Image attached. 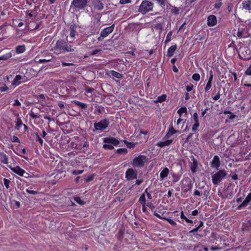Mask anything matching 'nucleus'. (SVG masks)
Returning <instances> with one entry per match:
<instances>
[{"instance_id": "0eeeda50", "label": "nucleus", "mask_w": 251, "mask_h": 251, "mask_svg": "<svg viewBox=\"0 0 251 251\" xmlns=\"http://www.w3.org/2000/svg\"><path fill=\"white\" fill-rule=\"evenodd\" d=\"M88 0H73L71 2V6L75 9H82L87 5Z\"/></svg>"}, {"instance_id": "39448f33", "label": "nucleus", "mask_w": 251, "mask_h": 251, "mask_svg": "<svg viewBox=\"0 0 251 251\" xmlns=\"http://www.w3.org/2000/svg\"><path fill=\"white\" fill-rule=\"evenodd\" d=\"M109 124V120L104 119L101 120L98 123H95L94 126L96 130L103 131L108 127Z\"/></svg>"}, {"instance_id": "13d9d810", "label": "nucleus", "mask_w": 251, "mask_h": 251, "mask_svg": "<svg viewBox=\"0 0 251 251\" xmlns=\"http://www.w3.org/2000/svg\"><path fill=\"white\" fill-rule=\"evenodd\" d=\"M12 141L13 142H15V143H20V140L18 138V137L16 136H13L12 137Z\"/></svg>"}, {"instance_id": "473e14b6", "label": "nucleus", "mask_w": 251, "mask_h": 251, "mask_svg": "<svg viewBox=\"0 0 251 251\" xmlns=\"http://www.w3.org/2000/svg\"><path fill=\"white\" fill-rule=\"evenodd\" d=\"M167 96L166 95H162L161 96H159L157 98V101L159 102H162L166 100Z\"/></svg>"}, {"instance_id": "338daca9", "label": "nucleus", "mask_w": 251, "mask_h": 251, "mask_svg": "<svg viewBox=\"0 0 251 251\" xmlns=\"http://www.w3.org/2000/svg\"><path fill=\"white\" fill-rule=\"evenodd\" d=\"M62 65L63 66H75V65L73 63H66L64 62H62Z\"/></svg>"}, {"instance_id": "4468645a", "label": "nucleus", "mask_w": 251, "mask_h": 251, "mask_svg": "<svg viewBox=\"0 0 251 251\" xmlns=\"http://www.w3.org/2000/svg\"><path fill=\"white\" fill-rule=\"evenodd\" d=\"M103 142L107 144H111L115 146L118 145L120 142L119 141L113 137H107L103 138Z\"/></svg>"}, {"instance_id": "49530a36", "label": "nucleus", "mask_w": 251, "mask_h": 251, "mask_svg": "<svg viewBox=\"0 0 251 251\" xmlns=\"http://www.w3.org/2000/svg\"><path fill=\"white\" fill-rule=\"evenodd\" d=\"M193 251H201V245L198 244L196 245L193 248Z\"/></svg>"}, {"instance_id": "6e6d98bb", "label": "nucleus", "mask_w": 251, "mask_h": 251, "mask_svg": "<svg viewBox=\"0 0 251 251\" xmlns=\"http://www.w3.org/2000/svg\"><path fill=\"white\" fill-rule=\"evenodd\" d=\"M245 74L247 75H251V64L246 71Z\"/></svg>"}, {"instance_id": "0e129e2a", "label": "nucleus", "mask_w": 251, "mask_h": 251, "mask_svg": "<svg viewBox=\"0 0 251 251\" xmlns=\"http://www.w3.org/2000/svg\"><path fill=\"white\" fill-rule=\"evenodd\" d=\"M26 191L28 193V194H33V195H35V194H37V192L35 191H33V190H30L29 189H26Z\"/></svg>"}, {"instance_id": "a18cd8bd", "label": "nucleus", "mask_w": 251, "mask_h": 251, "mask_svg": "<svg viewBox=\"0 0 251 251\" xmlns=\"http://www.w3.org/2000/svg\"><path fill=\"white\" fill-rule=\"evenodd\" d=\"M11 55L10 54H6L0 56V60H6L9 58L11 57Z\"/></svg>"}, {"instance_id": "9d476101", "label": "nucleus", "mask_w": 251, "mask_h": 251, "mask_svg": "<svg viewBox=\"0 0 251 251\" xmlns=\"http://www.w3.org/2000/svg\"><path fill=\"white\" fill-rule=\"evenodd\" d=\"M191 162L190 163V167L191 172L193 173H195L196 172L198 167V162L197 159L194 157V156H191L190 157Z\"/></svg>"}, {"instance_id": "a19ab883", "label": "nucleus", "mask_w": 251, "mask_h": 251, "mask_svg": "<svg viewBox=\"0 0 251 251\" xmlns=\"http://www.w3.org/2000/svg\"><path fill=\"white\" fill-rule=\"evenodd\" d=\"M154 27L155 29L157 30H162L163 28V25L161 23L155 24L154 25Z\"/></svg>"}, {"instance_id": "bf43d9fd", "label": "nucleus", "mask_w": 251, "mask_h": 251, "mask_svg": "<svg viewBox=\"0 0 251 251\" xmlns=\"http://www.w3.org/2000/svg\"><path fill=\"white\" fill-rule=\"evenodd\" d=\"M146 205L148 206L151 210H153L155 208L153 204L151 202H148L146 204Z\"/></svg>"}, {"instance_id": "dca6fc26", "label": "nucleus", "mask_w": 251, "mask_h": 251, "mask_svg": "<svg viewBox=\"0 0 251 251\" xmlns=\"http://www.w3.org/2000/svg\"><path fill=\"white\" fill-rule=\"evenodd\" d=\"M93 5L94 8L98 10H101L103 9V4L101 0H94Z\"/></svg>"}, {"instance_id": "c9c22d12", "label": "nucleus", "mask_w": 251, "mask_h": 251, "mask_svg": "<svg viewBox=\"0 0 251 251\" xmlns=\"http://www.w3.org/2000/svg\"><path fill=\"white\" fill-rule=\"evenodd\" d=\"M200 75L198 73H195L192 75V79L196 81H198L200 80Z\"/></svg>"}, {"instance_id": "680f3d73", "label": "nucleus", "mask_w": 251, "mask_h": 251, "mask_svg": "<svg viewBox=\"0 0 251 251\" xmlns=\"http://www.w3.org/2000/svg\"><path fill=\"white\" fill-rule=\"evenodd\" d=\"M101 50H98V49H96V50H93L91 53H90L91 55H96L97 54L98 52H99Z\"/></svg>"}, {"instance_id": "4d7b16f0", "label": "nucleus", "mask_w": 251, "mask_h": 251, "mask_svg": "<svg viewBox=\"0 0 251 251\" xmlns=\"http://www.w3.org/2000/svg\"><path fill=\"white\" fill-rule=\"evenodd\" d=\"M131 2V0H120V3L122 4L126 3H130Z\"/></svg>"}, {"instance_id": "58836bf2", "label": "nucleus", "mask_w": 251, "mask_h": 251, "mask_svg": "<svg viewBox=\"0 0 251 251\" xmlns=\"http://www.w3.org/2000/svg\"><path fill=\"white\" fill-rule=\"evenodd\" d=\"M35 134H36V141H38L39 142L40 145L41 146L43 145V140L42 139V138L39 136L37 132H35Z\"/></svg>"}, {"instance_id": "9b49d317", "label": "nucleus", "mask_w": 251, "mask_h": 251, "mask_svg": "<svg viewBox=\"0 0 251 251\" xmlns=\"http://www.w3.org/2000/svg\"><path fill=\"white\" fill-rule=\"evenodd\" d=\"M220 165L221 162L219 157L217 155H215L210 163L211 167L218 169Z\"/></svg>"}, {"instance_id": "5701e85b", "label": "nucleus", "mask_w": 251, "mask_h": 251, "mask_svg": "<svg viewBox=\"0 0 251 251\" xmlns=\"http://www.w3.org/2000/svg\"><path fill=\"white\" fill-rule=\"evenodd\" d=\"M73 102L76 105L78 106L82 109L86 110L87 108V105L86 103L81 102L77 100H74Z\"/></svg>"}, {"instance_id": "a211bd4d", "label": "nucleus", "mask_w": 251, "mask_h": 251, "mask_svg": "<svg viewBox=\"0 0 251 251\" xmlns=\"http://www.w3.org/2000/svg\"><path fill=\"white\" fill-rule=\"evenodd\" d=\"M169 173V170L168 168H164L160 173V177L161 180H163L165 178L167 177Z\"/></svg>"}, {"instance_id": "f8f14e48", "label": "nucleus", "mask_w": 251, "mask_h": 251, "mask_svg": "<svg viewBox=\"0 0 251 251\" xmlns=\"http://www.w3.org/2000/svg\"><path fill=\"white\" fill-rule=\"evenodd\" d=\"M25 81V76H22L20 75H16L14 80L12 82V84L13 85H18L22 82Z\"/></svg>"}, {"instance_id": "603ef678", "label": "nucleus", "mask_w": 251, "mask_h": 251, "mask_svg": "<svg viewBox=\"0 0 251 251\" xmlns=\"http://www.w3.org/2000/svg\"><path fill=\"white\" fill-rule=\"evenodd\" d=\"M127 147L129 149H133L135 147V144L132 142H128L127 144Z\"/></svg>"}, {"instance_id": "052dcab7", "label": "nucleus", "mask_w": 251, "mask_h": 251, "mask_svg": "<svg viewBox=\"0 0 251 251\" xmlns=\"http://www.w3.org/2000/svg\"><path fill=\"white\" fill-rule=\"evenodd\" d=\"M93 179H94V175H91V176H90L88 177H87L85 179V181H86V182H88L92 181Z\"/></svg>"}, {"instance_id": "5fc2aeb1", "label": "nucleus", "mask_w": 251, "mask_h": 251, "mask_svg": "<svg viewBox=\"0 0 251 251\" xmlns=\"http://www.w3.org/2000/svg\"><path fill=\"white\" fill-rule=\"evenodd\" d=\"M193 89V85L192 84H190L189 85L186 86V90L187 92L191 91Z\"/></svg>"}, {"instance_id": "4be33fe9", "label": "nucleus", "mask_w": 251, "mask_h": 251, "mask_svg": "<svg viewBox=\"0 0 251 251\" xmlns=\"http://www.w3.org/2000/svg\"><path fill=\"white\" fill-rule=\"evenodd\" d=\"M243 8L248 10H251V0H245L242 2Z\"/></svg>"}, {"instance_id": "774afa93", "label": "nucleus", "mask_w": 251, "mask_h": 251, "mask_svg": "<svg viewBox=\"0 0 251 251\" xmlns=\"http://www.w3.org/2000/svg\"><path fill=\"white\" fill-rule=\"evenodd\" d=\"M213 78V75L212 71H211L210 73V76L208 78V81L212 82Z\"/></svg>"}, {"instance_id": "6e6552de", "label": "nucleus", "mask_w": 251, "mask_h": 251, "mask_svg": "<svg viewBox=\"0 0 251 251\" xmlns=\"http://www.w3.org/2000/svg\"><path fill=\"white\" fill-rule=\"evenodd\" d=\"M137 177V173L136 170L132 168L128 169L126 172V178L127 180H132L136 179Z\"/></svg>"}, {"instance_id": "09e8293b", "label": "nucleus", "mask_w": 251, "mask_h": 251, "mask_svg": "<svg viewBox=\"0 0 251 251\" xmlns=\"http://www.w3.org/2000/svg\"><path fill=\"white\" fill-rule=\"evenodd\" d=\"M172 176H173V181L174 182H176L178 181L179 177L178 176H177L176 175H175V174H173L172 175Z\"/></svg>"}, {"instance_id": "412c9836", "label": "nucleus", "mask_w": 251, "mask_h": 251, "mask_svg": "<svg viewBox=\"0 0 251 251\" xmlns=\"http://www.w3.org/2000/svg\"><path fill=\"white\" fill-rule=\"evenodd\" d=\"M177 46L176 45L171 46L168 50L167 56L169 57L172 56L176 50Z\"/></svg>"}, {"instance_id": "864d4df0", "label": "nucleus", "mask_w": 251, "mask_h": 251, "mask_svg": "<svg viewBox=\"0 0 251 251\" xmlns=\"http://www.w3.org/2000/svg\"><path fill=\"white\" fill-rule=\"evenodd\" d=\"M51 59H52V58L47 59H40L38 61V62L39 63H46V62H50L51 60Z\"/></svg>"}, {"instance_id": "e2e57ef3", "label": "nucleus", "mask_w": 251, "mask_h": 251, "mask_svg": "<svg viewBox=\"0 0 251 251\" xmlns=\"http://www.w3.org/2000/svg\"><path fill=\"white\" fill-rule=\"evenodd\" d=\"M220 96H221V95L220 94V92H219L216 95H215L214 97H213V99L214 100H217L220 99Z\"/></svg>"}, {"instance_id": "ea45409f", "label": "nucleus", "mask_w": 251, "mask_h": 251, "mask_svg": "<svg viewBox=\"0 0 251 251\" xmlns=\"http://www.w3.org/2000/svg\"><path fill=\"white\" fill-rule=\"evenodd\" d=\"M103 148L105 150H113L114 149V147L112 145H110L109 144H105L103 145Z\"/></svg>"}, {"instance_id": "1a4fd4ad", "label": "nucleus", "mask_w": 251, "mask_h": 251, "mask_svg": "<svg viewBox=\"0 0 251 251\" xmlns=\"http://www.w3.org/2000/svg\"><path fill=\"white\" fill-rule=\"evenodd\" d=\"M11 171L15 173V174L21 176H25V177H27L26 176H24V174L28 175V173H25L24 170L21 168L19 166H16L15 167H12L11 166L9 167Z\"/></svg>"}, {"instance_id": "b1692460", "label": "nucleus", "mask_w": 251, "mask_h": 251, "mask_svg": "<svg viewBox=\"0 0 251 251\" xmlns=\"http://www.w3.org/2000/svg\"><path fill=\"white\" fill-rule=\"evenodd\" d=\"M25 50V45L18 46L16 48V52L17 53H22Z\"/></svg>"}, {"instance_id": "72a5a7b5", "label": "nucleus", "mask_w": 251, "mask_h": 251, "mask_svg": "<svg viewBox=\"0 0 251 251\" xmlns=\"http://www.w3.org/2000/svg\"><path fill=\"white\" fill-rule=\"evenodd\" d=\"M23 125V122L20 118H18L16 122V128L19 130Z\"/></svg>"}, {"instance_id": "79ce46f5", "label": "nucleus", "mask_w": 251, "mask_h": 251, "mask_svg": "<svg viewBox=\"0 0 251 251\" xmlns=\"http://www.w3.org/2000/svg\"><path fill=\"white\" fill-rule=\"evenodd\" d=\"M3 182H4V184L5 187L7 189H8L10 187L9 184L10 183V181L7 178H4Z\"/></svg>"}, {"instance_id": "f704fd0d", "label": "nucleus", "mask_w": 251, "mask_h": 251, "mask_svg": "<svg viewBox=\"0 0 251 251\" xmlns=\"http://www.w3.org/2000/svg\"><path fill=\"white\" fill-rule=\"evenodd\" d=\"M212 86V82L208 81L206 85V86L204 88V90L206 92H209V90L211 89Z\"/></svg>"}, {"instance_id": "c85d7f7f", "label": "nucleus", "mask_w": 251, "mask_h": 251, "mask_svg": "<svg viewBox=\"0 0 251 251\" xmlns=\"http://www.w3.org/2000/svg\"><path fill=\"white\" fill-rule=\"evenodd\" d=\"M192 186L193 184L191 183V182H190L187 187H182V189L183 190L184 192H188V191H190L192 189Z\"/></svg>"}, {"instance_id": "8fccbe9b", "label": "nucleus", "mask_w": 251, "mask_h": 251, "mask_svg": "<svg viewBox=\"0 0 251 251\" xmlns=\"http://www.w3.org/2000/svg\"><path fill=\"white\" fill-rule=\"evenodd\" d=\"M29 116H30V117H31L33 119H36L37 118H38L39 117L36 114H35L33 111L32 110H31L30 112V113H29Z\"/></svg>"}, {"instance_id": "a878e982", "label": "nucleus", "mask_w": 251, "mask_h": 251, "mask_svg": "<svg viewBox=\"0 0 251 251\" xmlns=\"http://www.w3.org/2000/svg\"><path fill=\"white\" fill-rule=\"evenodd\" d=\"M111 74L113 77L117 78H121L123 77V75L122 74L113 70L111 71Z\"/></svg>"}, {"instance_id": "aec40b11", "label": "nucleus", "mask_w": 251, "mask_h": 251, "mask_svg": "<svg viewBox=\"0 0 251 251\" xmlns=\"http://www.w3.org/2000/svg\"><path fill=\"white\" fill-rule=\"evenodd\" d=\"M173 142L172 139L167 140L165 141L159 142L157 143V146L158 147L162 148L165 146H168L170 145Z\"/></svg>"}, {"instance_id": "f03ea898", "label": "nucleus", "mask_w": 251, "mask_h": 251, "mask_svg": "<svg viewBox=\"0 0 251 251\" xmlns=\"http://www.w3.org/2000/svg\"><path fill=\"white\" fill-rule=\"evenodd\" d=\"M154 7V4L150 0H143L139 6L138 11L142 14L152 11Z\"/></svg>"}, {"instance_id": "2eb2a0df", "label": "nucleus", "mask_w": 251, "mask_h": 251, "mask_svg": "<svg viewBox=\"0 0 251 251\" xmlns=\"http://www.w3.org/2000/svg\"><path fill=\"white\" fill-rule=\"evenodd\" d=\"M251 201V193H249L242 203L237 207V209L240 210L242 207L246 206Z\"/></svg>"}, {"instance_id": "4c0bfd02", "label": "nucleus", "mask_w": 251, "mask_h": 251, "mask_svg": "<svg viewBox=\"0 0 251 251\" xmlns=\"http://www.w3.org/2000/svg\"><path fill=\"white\" fill-rule=\"evenodd\" d=\"M172 34H173V32L172 31L169 32V33L167 35L166 38L165 40L166 43L169 42L171 40Z\"/></svg>"}, {"instance_id": "37998d69", "label": "nucleus", "mask_w": 251, "mask_h": 251, "mask_svg": "<svg viewBox=\"0 0 251 251\" xmlns=\"http://www.w3.org/2000/svg\"><path fill=\"white\" fill-rule=\"evenodd\" d=\"M163 220H166L172 226H176V224L175 221L170 218H163Z\"/></svg>"}, {"instance_id": "f3484780", "label": "nucleus", "mask_w": 251, "mask_h": 251, "mask_svg": "<svg viewBox=\"0 0 251 251\" xmlns=\"http://www.w3.org/2000/svg\"><path fill=\"white\" fill-rule=\"evenodd\" d=\"M178 131L175 129L173 126H170L169 128L168 132L167 133L166 135L164 137L165 139L169 138L171 137L174 134L177 132Z\"/></svg>"}, {"instance_id": "2f4dec72", "label": "nucleus", "mask_w": 251, "mask_h": 251, "mask_svg": "<svg viewBox=\"0 0 251 251\" xmlns=\"http://www.w3.org/2000/svg\"><path fill=\"white\" fill-rule=\"evenodd\" d=\"M127 152H128L127 150L125 148V149H123V148L118 149L117 150V152L119 154H126L127 153Z\"/></svg>"}, {"instance_id": "c756f323", "label": "nucleus", "mask_w": 251, "mask_h": 251, "mask_svg": "<svg viewBox=\"0 0 251 251\" xmlns=\"http://www.w3.org/2000/svg\"><path fill=\"white\" fill-rule=\"evenodd\" d=\"M75 27L74 26H71L70 27V36L72 38H74L75 36Z\"/></svg>"}, {"instance_id": "e433bc0d", "label": "nucleus", "mask_w": 251, "mask_h": 251, "mask_svg": "<svg viewBox=\"0 0 251 251\" xmlns=\"http://www.w3.org/2000/svg\"><path fill=\"white\" fill-rule=\"evenodd\" d=\"M237 36L238 37L241 38H245L247 37L246 35H244V32L242 30H239L238 29L237 32Z\"/></svg>"}, {"instance_id": "423d86ee", "label": "nucleus", "mask_w": 251, "mask_h": 251, "mask_svg": "<svg viewBox=\"0 0 251 251\" xmlns=\"http://www.w3.org/2000/svg\"><path fill=\"white\" fill-rule=\"evenodd\" d=\"M115 25H112L110 26L107 27L103 29L100 32V36L98 38V40L99 41H102L104 38L107 37L109 34L112 33L114 29Z\"/></svg>"}, {"instance_id": "6ab92c4d", "label": "nucleus", "mask_w": 251, "mask_h": 251, "mask_svg": "<svg viewBox=\"0 0 251 251\" xmlns=\"http://www.w3.org/2000/svg\"><path fill=\"white\" fill-rule=\"evenodd\" d=\"M0 161L4 164H7L8 163V157L3 152H0Z\"/></svg>"}, {"instance_id": "69168bd1", "label": "nucleus", "mask_w": 251, "mask_h": 251, "mask_svg": "<svg viewBox=\"0 0 251 251\" xmlns=\"http://www.w3.org/2000/svg\"><path fill=\"white\" fill-rule=\"evenodd\" d=\"M13 105L14 106H20L21 104L18 100L16 99L15 100L14 103H13Z\"/></svg>"}, {"instance_id": "de8ad7c7", "label": "nucleus", "mask_w": 251, "mask_h": 251, "mask_svg": "<svg viewBox=\"0 0 251 251\" xmlns=\"http://www.w3.org/2000/svg\"><path fill=\"white\" fill-rule=\"evenodd\" d=\"M171 12L175 15H177L179 13V9L175 7H173L171 9Z\"/></svg>"}, {"instance_id": "bb28decb", "label": "nucleus", "mask_w": 251, "mask_h": 251, "mask_svg": "<svg viewBox=\"0 0 251 251\" xmlns=\"http://www.w3.org/2000/svg\"><path fill=\"white\" fill-rule=\"evenodd\" d=\"M187 108L186 107H181L178 111L177 113L179 115V116L181 117L183 113L187 114Z\"/></svg>"}, {"instance_id": "393cba45", "label": "nucleus", "mask_w": 251, "mask_h": 251, "mask_svg": "<svg viewBox=\"0 0 251 251\" xmlns=\"http://www.w3.org/2000/svg\"><path fill=\"white\" fill-rule=\"evenodd\" d=\"M244 50H245V52H246V55L245 54H244L243 52H242V54H243V56H242L240 55V57L242 58H243L244 59H248L250 58L249 56V53L250 52V50L246 47H245L244 48Z\"/></svg>"}, {"instance_id": "cd10ccee", "label": "nucleus", "mask_w": 251, "mask_h": 251, "mask_svg": "<svg viewBox=\"0 0 251 251\" xmlns=\"http://www.w3.org/2000/svg\"><path fill=\"white\" fill-rule=\"evenodd\" d=\"M139 202L141 204H146V197L145 193H143L139 198Z\"/></svg>"}, {"instance_id": "ddd939ff", "label": "nucleus", "mask_w": 251, "mask_h": 251, "mask_svg": "<svg viewBox=\"0 0 251 251\" xmlns=\"http://www.w3.org/2000/svg\"><path fill=\"white\" fill-rule=\"evenodd\" d=\"M217 18L215 15H211L207 18V24L209 26H213L217 24Z\"/></svg>"}, {"instance_id": "c03bdc74", "label": "nucleus", "mask_w": 251, "mask_h": 251, "mask_svg": "<svg viewBox=\"0 0 251 251\" xmlns=\"http://www.w3.org/2000/svg\"><path fill=\"white\" fill-rule=\"evenodd\" d=\"M103 108H101L100 106H98L95 110V113L97 114H101L102 112Z\"/></svg>"}, {"instance_id": "7ed1b4c3", "label": "nucleus", "mask_w": 251, "mask_h": 251, "mask_svg": "<svg viewBox=\"0 0 251 251\" xmlns=\"http://www.w3.org/2000/svg\"><path fill=\"white\" fill-rule=\"evenodd\" d=\"M148 157L144 155H140L135 157L131 162V164L135 168H143L145 163L148 161Z\"/></svg>"}, {"instance_id": "7c9ffc66", "label": "nucleus", "mask_w": 251, "mask_h": 251, "mask_svg": "<svg viewBox=\"0 0 251 251\" xmlns=\"http://www.w3.org/2000/svg\"><path fill=\"white\" fill-rule=\"evenodd\" d=\"M83 172V170H74L71 171V174L73 175H78L82 174Z\"/></svg>"}, {"instance_id": "20e7f679", "label": "nucleus", "mask_w": 251, "mask_h": 251, "mask_svg": "<svg viewBox=\"0 0 251 251\" xmlns=\"http://www.w3.org/2000/svg\"><path fill=\"white\" fill-rule=\"evenodd\" d=\"M226 172L224 170L218 171L212 175V181L214 185H218L226 177Z\"/></svg>"}, {"instance_id": "f257e3e1", "label": "nucleus", "mask_w": 251, "mask_h": 251, "mask_svg": "<svg viewBox=\"0 0 251 251\" xmlns=\"http://www.w3.org/2000/svg\"><path fill=\"white\" fill-rule=\"evenodd\" d=\"M51 50L56 54L74 50L71 46H68L67 43L63 40H57Z\"/></svg>"}, {"instance_id": "3c124183", "label": "nucleus", "mask_w": 251, "mask_h": 251, "mask_svg": "<svg viewBox=\"0 0 251 251\" xmlns=\"http://www.w3.org/2000/svg\"><path fill=\"white\" fill-rule=\"evenodd\" d=\"M200 126V124H194L193 125V126L192 127V130L193 131H196L198 130V127H199Z\"/></svg>"}]
</instances>
